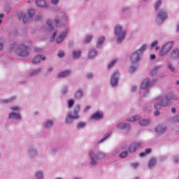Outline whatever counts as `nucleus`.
Instances as JSON below:
<instances>
[{"instance_id":"nucleus-51","label":"nucleus","mask_w":179,"mask_h":179,"mask_svg":"<svg viewBox=\"0 0 179 179\" xmlns=\"http://www.w3.org/2000/svg\"><path fill=\"white\" fill-rule=\"evenodd\" d=\"M146 155H148V154H146L145 151V152H142L140 153L141 157H145V156Z\"/></svg>"},{"instance_id":"nucleus-44","label":"nucleus","mask_w":179,"mask_h":179,"mask_svg":"<svg viewBox=\"0 0 179 179\" xmlns=\"http://www.w3.org/2000/svg\"><path fill=\"white\" fill-rule=\"evenodd\" d=\"M92 40V36H87L86 39L85 40V43H89Z\"/></svg>"},{"instance_id":"nucleus-40","label":"nucleus","mask_w":179,"mask_h":179,"mask_svg":"<svg viewBox=\"0 0 179 179\" xmlns=\"http://www.w3.org/2000/svg\"><path fill=\"white\" fill-rule=\"evenodd\" d=\"M0 50H3V38H0Z\"/></svg>"},{"instance_id":"nucleus-62","label":"nucleus","mask_w":179,"mask_h":179,"mask_svg":"<svg viewBox=\"0 0 179 179\" xmlns=\"http://www.w3.org/2000/svg\"><path fill=\"white\" fill-rule=\"evenodd\" d=\"M175 163H178V157L174 158Z\"/></svg>"},{"instance_id":"nucleus-31","label":"nucleus","mask_w":179,"mask_h":179,"mask_svg":"<svg viewBox=\"0 0 179 179\" xmlns=\"http://www.w3.org/2000/svg\"><path fill=\"white\" fill-rule=\"evenodd\" d=\"M104 40H106V38L104 36H101V38H99V39L98 40V47L101 45V44H103V43H104Z\"/></svg>"},{"instance_id":"nucleus-49","label":"nucleus","mask_w":179,"mask_h":179,"mask_svg":"<svg viewBox=\"0 0 179 179\" xmlns=\"http://www.w3.org/2000/svg\"><path fill=\"white\" fill-rule=\"evenodd\" d=\"M145 152L146 155H149V153L152 152V149L147 148Z\"/></svg>"},{"instance_id":"nucleus-35","label":"nucleus","mask_w":179,"mask_h":179,"mask_svg":"<svg viewBox=\"0 0 179 179\" xmlns=\"http://www.w3.org/2000/svg\"><path fill=\"white\" fill-rule=\"evenodd\" d=\"M116 62H117V59H114L113 62H111L108 64V69L113 68V66H114L115 65Z\"/></svg>"},{"instance_id":"nucleus-54","label":"nucleus","mask_w":179,"mask_h":179,"mask_svg":"<svg viewBox=\"0 0 179 179\" xmlns=\"http://www.w3.org/2000/svg\"><path fill=\"white\" fill-rule=\"evenodd\" d=\"M157 71V69H154L151 71V75H155Z\"/></svg>"},{"instance_id":"nucleus-25","label":"nucleus","mask_w":179,"mask_h":179,"mask_svg":"<svg viewBox=\"0 0 179 179\" xmlns=\"http://www.w3.org/2000/svg\"><path fill=\"white\" fill-rule=\"evenodd\" d=\"M76 99H82L83 97V92L82 90H78L76 95H75Z\"/></svg>"},{"instance_id":"nucleus-27","label":"nucleus","mask_w":179,"mask_h":179,"mask_svg":"<svg viewBox=\"0 0 179 179\" xmlns=\"http://www.w3.org/2000/svg\"><path fill=\"white\" fill-rule=\"evenodd\" d=\"M80 54H82V52H80V50L73 51V57L75 59L79 58V57H80Z\"/></svg>"},{"instance_id":"nucleus-34","label":"nucleus","mask_w":179,"mask_h":179,"mask_svg":"<svg viewBox=\"0 0 179 179\" xmlns=\"http://www.w3.org/2000/svg\"><path fill=\"white\" fill-rule=\"evenodd\" d=\"M75 104V101L73 99L69 100V108H72Z\"/></svg>"},{"instance_id":"nucleus-17","label":"nucleus","mask_w":179,"mask_h":179,"mask_svg":"<svg viewBox=\"0 0 179 179\" xmlns=\"http://www.w3.org/2000/svg\"><path fill=\"white\" fill-rule=\"evenodd\" d=\"M166 127H163L162 125H159L155 129V131L158 134H163V133L166 132Z\"/></svg>"},{"instance_id":"nucleus-32","label":"nucleus","mask_w":179,"mask_h":179,"mask_svg":"<svg viewBox=\"0 0 179 179\" xmlns=\"http://www.w3.org/2000/svg\"><path fill=\"white\" fill-rule=\"evenodd\" d=\"M160 5H162V0H157L155 4V8L156 9V10L159 9Z\"/></svg>"},{"instance_id":"nucleus-30","label":"nucleus","mask_w":179,"mask_h":179,"mask_svg":"<svg viewBox=\"0 0 179 179\" xmlns=\"http://www.w3.org/2000/svg\"><path fill=\"white\" fill-rule=\"evenodd\" d=\"M127 156H128V151L122 152L119 155V157H120L121 159H125V157H127Z\"/></svg>"},{"instance_id":"nucleus-15","label":"nucleus","mask_w":179,"mask_h":179,"mask_svg":"<svg viewBox=\"0 0 179 179\" xmlns=\"http://www.w3.org/2000/svg\"><path fill=\"white\" fill-rule=\"evenodd\" d=\"M44 59H45V57H42L41 55H37L33 59L32 62L33 64H38V62L44 61Z\"/></svg>"},{"instance_id":"nucleus-63","label":"nucleus","mask_w":179,"mask_h":179,"mask_svg":"<svg viewBox=\"0 0 179 179\" xmlns=\"http://www.w3.org/2000/svg\"><path fill=\"white\" fill-rule=\"evenodd\" d=\"M156 59V55H151V59Z\"/></svg>"},{"instance_id":"nucleus-47","label":"nucleus","mask_w":179,"mask_h":179,"mask_svg":"<svg viewBox=\"0 0 179 179\" xmlns=\"http://www.w3.org/2000/svg\"><path fill=\"white\" fill-rule=\"evenodd\" d=\"M132 167H134V169H136V167H138L139 166V164H138V162H135L131 164Z\"/></svg>"},{"instance_id":"nucleus-60","label":"nucleus","mask_w":179,"mask_h":179,"mask_svg":"<svg viewBox=\"0 0 179 179\" xmlns=\"http://www.w3.org/2000/svg\"><path fill=\"white\" fill-rule=\"evenodd\" d=\"M136 89H137L136 87H132L131 90H132V92H136Z\"/></svg>"},{"instance_id":"nucleus-22","label":"nucleus","mask_w":179,"mask_h":179,"mask_svg":"<svg viewBox=\"0 0 179 179\" xmlns=\"http://www.w3.org/2000/svg\"><path fill=\"white\" fill-rule=\"evenodd\" d=\"M117 127L120 129H124L125 128H131L129 127V124H127V123H120L117 125Z\"/></svg>"},{"instance_id":"nucleus-57","label":"nucleus","mask_w":179,"mask_h":179,"mask_svg":"<svg viewBox=\"0 0 179 179\" xmlns=\"http://www.w3.org/2000/svg\"><path fill=\"white\" fill-rule=\"evenodd\" d=\"M92 76H93V74H92V73H90L87 74V78L88 79H90V78H92Z\"/></svg>"},{"instance_id":"nucleus-28","label":"nucleus","mask_w":179,"mask_h":179,"mask_svg":"<svg viewBox=\"0 0 179 179\" xmlns=\"http://www.w3.org/2000/svg\"><path fill=\"white\" fill-rule=\"evenodd\" d=\"M28 15L30 18L33 17L36 15V10L35 9H30L28 10Z\"/></svg>"},{"instance_id":"nucleus-13","label":"nucleus","mask_w":179,"mask_h":179,"mask_svg":"<svg viewBox=\"0 0 179 179\" xmlns=\"http://www.w3.org/2000/svg\"><path fill=\"white\" fill-rule=\"evenodd\" d=\"M66 34H68V31H65L64 32L62 33L57 38V43L60 44L64 41V38L66 37Z\"/></svg>"},{"instance_id":"nucleus-20","label":"nucleus","mask_w":179,"mask_h":179,"mask_svg":"<svg viewBox=\"0 0 179 179\" xmlns=\"http://www.w3.org/2000/svg\"><path fill=\"white\" fill-rule=\"evenodd\" d=\"M8 118H15V120H20L21 116H20V114L19 113H11L9 115Z\"/></svg>"},{"instance_id":"nucleus-21","label":"nucleus","mask_w":179,"mask_h":179,"mask_svg":"<svg viewBox=\"0 0 179 179\" xmlns=\"http://www.w3.org/2000/svg\"><path fill=\"white\" fill-rule=\"evenodd\" d=\"M97 55V51H96L94 49H92L89 54V58L92 59V58H94Z\"/></svg>"},{"instance_id":"nucleus-23","label":"nucleus","mask_w":179,"mask_h":179,"mask_svg":"<svg viewBox=\"0 0 179 179\" xmlns=\"http://www.w3.org/2000/svg\"><path fill=\"white\" fill-rule=\"evenodd\" d=\"M141 119V116L139 115H135L132 117H129L127 119V121H131V122H134L135 121H138V120Z\"/></svg>"},{"instance_id":"nucleus-61","label":"nucleus","mask_w":179,"mask_h":179,"mask_svg":"<svg viewBox=\"0 0 179 179\" xmlns=\"http://www.w3.org/2000/svg\"><path fill=\"white\" fill-rule=\"evenodd\" d=\"M88 110H90V106H86L85 111H87Z\"/></svg>"},{"instance_id":"nucleus-1","label":"nucleus","mask_w":179,"mask_h":179,"mask_svg":"<svg viewBox=\"0 0 179 179\" xmlns=\"http://www.w3.org/2000/svg\"><path fill=\"white\" fill-rule=\"evenodd\" d=\"M173 96L171 95H168L165 98L162 97H158L156 99L157 103H156L155 105V110H160L162 107H167V106H170V100H173Z\"/></svg>"},{"instance_id":"nucleus-14","label":"nucleus","mask_w":179,"mask_h":179,"mask_svg":"<svg viewBox=\"0 0 179 179\" xmlns=\"http://www.w3.org/2000/svg\"><path fill=\"white\" fill-rule=\"evenodd\" d=\"M179 57V50L178 49H174L171 52V59H177Z\"/></svg>"},{"instance_id":"nucleus-4","label":"nucleus","mask_w":179,"mask_h":179,"mask_svg":"<svg viewBox=\"0 0 179 179\" xmlns=\"http://www.w3.org/2000/svg\"><path fill=\"white\" fill-rule=\"evenodd\" d=\"M115 34L118 37L117 43H121V41L125 38L127 32H125V31H122V27L121 26L117 25L115 27Z\"/></svg>"},{"instance_id":"nucleus-3","label":"nucleus","mask_w":179,"mask_h":179,"mask_svg":"<svg viewBox=\"0 0 179 179\" xmlns=\"http://www.w3.org/2000/svg\"><path fill=\"white\" fill-rule=\"evenodd\" d=\"M80 111V105L76 106L73 113L74 115L72 114H68L67 117L66 118V124H72L73 120H78L79 118V112Z\"/></svg>"},{"instance_id":"nucleus-6","label":"nucleus","mask_w":179,"mask_h":179,"mask_svg":"<svg viewBox=\"0 0 179 179\" xmlns=\"http://www.w3.org/2000/svg\"><path fill=\"white\" fill-rule=\"evenodd\" d=\"M173 45H174V43L173 42H169L164 45L159 52V55H166V54H167V52H169L170 50L173 48Z\"/></svg>"},{"instance_id":"nucleus-56","label":"nucleus","mask_w":179,"mask_h":179,"mask_svg":"<svg viewBox=\"0 0 179 179\" xmlns=\"http://www.w3.org/2000/svg\"><path fill=\"white\" fill-rule=\"evenodd\" d=\"M56 36H57V32L53 33L52 41H54V40H55Z\"/></svg>"},{"instance_id":"nucleus-29","label":"nucleus","mask_w":179,"mask_h":179,"mask_svg":"<svg viewBox=\"0 0 179 179\" xmlns=\"http://www.w3.org/2000/svg\"><path fill=\"white\" fill-rule=\"evenodd\" d=\"M46 23L48 24V26H49V29L51 30H54V27L52 26V21L50 20H48L46 21Z\"/></svg>"},{"instance_id":"nucleus-33","label":"nucleus","mask_w":179,"mask_h":179,"mask_svg":"<svg viewBox=\"0 0 179 179\" xmlns=\"http://www.w3.org/2000/svg\"><path fill=\"white\" fill-rule=\"evenodd\" d=\"M45 128H50V127H52V121L49 120L46 122L44 124Z\"/></svg>"},{"instance_id":"nucleus-16","label":"nucleus","mask_w":179,"mask_h":179,"mask_svg":"<svg viewBox=\"0 0 179 179\" xmlns=\"http://www.w3.org/2000/svg\"><path fill=\"white\" fill-rule=\"evenodd\" d=\"M139 125H141V127H146V125H149V124H150V120L149 119H143L139 120L138 122Z\"/></svg>"},{"instance_id":"nucleus-5","label":"nucleus","mask_w":179,"mask_h":179,"mask_svg":"<svg viewBox=\"0 0 179 179\" xmlns=\"http://www.w3.org/2000/svg\"><path fill=\"white\" fill-rule=\"evenodd\" d=\"M20 57H26L29 55V48L25 45H20L16 50Z\"/></svg>"},{"instance_id":"nucleus-8","label":"nucleus","mask_w":179,"mask_h":179,"mask_svg":"<svg viewBox=\"0 0 179 179\" xmlns=\"http://www.w3.org/2000/svg\"><path fill=\"white\" fill-rule=\"evenodd\" d=\"M142 146V143H134L130 145L128 149L129 153H134L136 152V149L141 148Z\"/></svg>"},{"instance_id":"nucleus-36","label":"nucleus","mask_w":179,"mask_h":179,"mask_svg":"<svg viewBox=\"0 0 179 179\" xmlns=\"http://www.w3.org/2000/svg\"><path fill=\"white\" fill-rule=\"evenodd\" d=\"M36 177L37 179H43V173L42 172H37L36 174Z\"/></svg>"},{"instance_id":"nucleus-12","label":"nucleus","mask_w":179,"mask_h":179,"mask_svg":"<svg viewBox=\"0 0 179 179\" xmlns=\"http://www.w3.org/2000/svg\"><path fill=\"white\" fill-rule=\"evenodd\" d=\"M152 85V84L150 83V80H149V78H145L141 84V88L148 89V87H150Z\"/></svg>"},{"instance_id":"nucleus-2","label":"nucleus","mask_w":179,"mask_h":179,"mask_svg":"<svg viewBox=\"0 0 179 179\" xmlns=\"http://www.w3.org/2000/svg\"><path fill=\"white\" fill-rule=\"evenodd\" d=\"M147 47L148 46L146 45H143L138 50H136L131 54L130 57V61L131 64H135L141 60V55H142L143 52H145Z\"/></svg>"},{"instance_id":"nucleus-48","label":"nucleus","mask_w":179,"mask_h":179,"mask_svg":"<svg viewBox=\"0 0 179 179\" xmlns=\"http://www.w3.org/2000/svg\"><path fill=\"white\" fill-rule=\"evenodd\" d=\"M158 44V42L157 41H155L154 42H152V45H151V47H156Z\"/></svg>"},{"instance_id":"nucleus-58","label":"nucleus","mask_w":179,"mask_h":179,"mask_svg":"<svg viewBox=\"0 0 179 179\" xmlns=\"http://www.w3.org/2000/svg\"><path fill=\"white\" fill-rule=\"evenodd\" d=\"M36 20H40V19H41V14H38V15H37V17H36Z\"/></svg>"},{"instance_id":"nucleus-7","label":"nucleus","mask_w":179,"mask_h":179,"mask_svg":"<svg viewBox=\"0 0 179 179\" xmlns=\"http://www.w3.org/2000/svg\"><path fill=\"white\" fill-rule=\"evenodd\" d=\"M90 156L92 159L91 164L92 166H94L95 164H97L96 160H99V159H103V157H104L105 155L103 153H101L99 155V156H94V153L93 152H90Z\"/></svg>"},{"instance_id":"nucleus-24","label":"nucleus","mask_w":179,"mask_h":179,"mask_svg":"<svg viewBox=\"0 0 179 179\" xmlns=\"http://www.w3.org/2000/svg\"><path fill=\"white\" fill-rule=\"evenodd\" d=\"M156 164V159L152 158L151 159H150L149 162H148V167L150 169H152V167H153V166H155Z\"/></svg>"},{"instance_id":"nucleus-11","label":"nucleus","mask_w":179,"mask_h":179,"mask_svg":"<svg viewBox=\"0 0 179 179\" xmlns=\"http://www.w3.org/2000/svg\"><path fill=\"white\" fill-rule=\"evenodd\" d=\"M159 20H164V19H167V12L160 10L158 13L157 20H159Z\"/></svg>"},{"instance_id":"nucleus-9","label":"nucleus","mask_w":179,"mask_h":179,"mask_svg":"<svg viewBox=\"0 0 179 179\" xmlns=\"http://www.w3.org/2000/svg\"><path fill=\"white\" fill-rule=\"evenodd\" d=\"M120 75V73L115 72L113 74V76L111 78L110 82L113 87L117 86L118 85V76Z\"/></svg>"},{"instance_id":"nucleus-46","label":"nucleus","mask_w":179,"mask_h":179,"mask_svg":"<svg viewBox=\"0 0 179 179\" xmlns=\"http://www.w3.org/2000/svg\"><path fill=\"white\" fill-rule=\"evenodd\" d=\"M64 55H65V53H64V52H60L58 53L59 58H62V57H64Z\"/></svg>"},{"instance_id":"nucleus-45","label":"nucleus","mask_w":179,"mask_h":179,"mask_svg":"<svg viewBox=\"0 0 179 179\" xmlns=\"http://www.w3.org/2000/svg\"><path fill=\"white\" fill-rule=\"evenodd\" d=\"M108 136H110V133H108L106 134V136H105L103 138H102L99 143H101V142H104V141H106V139H107V138H108Z\"/></svg>"},{"instance_id":"nucleus-10","label":"nucleus","mask_w":179,"mask_h":179,"mask_svg":"<svg viewBox=\"0 0 179 179\" xmlns=\"http://www.w3.org/2000/svg\"><path fill=\"white\" fill-rule=\"evenodd\" d=\"M103 113L96 112L91 115L90 120H94L97 121L99 120L103 119Z\"/></svg>"},{"instance_id":"nucleus-41","label":"nucleus","mask_w":179,"mask_h":179,"mask_svg":"<svg viewBox=\"0 0 179 179\" xmlns=\"http://www.w3.org/2000/svg\"><path fill=\"white\" fill-rule=\"evenodd\" d=\"M135 71H136V67L135 66H130V69L129 70V71L131 73H133V72H135Z\"/></svg>"},{"instance_id":"nucleus-37","label":"nucleus","mask_w":179,"mask_h":179,"mask_svg":"<svg viewBox=\"0 0 179 179\" xmlns=\"http://www.w3.org/2000/svg\"><path fill=\"white\" fill-rule=\"evenodd\" d=\"M168 68L169 71H171V72H174L176 71V69H174V66H173L171 64H170V62H168Z\"/></svg>"},{"instance_id":"nucleus-26","label":"nucleus","mask_w":179,"mask_h":179,"mask_svg":"<svg viewBox=\"0 0 179 179\" xmlns=\"http://www.w3.org/2000/svg\"><path fill=\"white\" fill-rule=\"evenodd\" d=\"M19 19L23 20L24 23H27V17H26V14L24 13H21L19 15Z\"/></svg>"},{"instance_id":"nucleus-55","label":"nucleus","mask_w":179,"mask_h":179,"mask_svg":"<svg viewBox=\"0 0 179 179\" xmlns=\"http://www.w3.org/2000/svg\"><path fill=\"white\" fill-rule=\"evenodd\" d=\"M66 92H68V88L66 87H65L63 90H62V93L64 94H65V93H66Z\"/></svg>"},{"instance_id":"nucleus-18","label":"nucleus","mask_w":179,"mask_h":179,"mask_svg":"<svg viewBox=\"0 0 179 179\" xmlns=\"http://www.w3.org/2000/svg\"><path fill=\"white\" fill-rule=\"evenodd\" d=\"M36 4L37 6H39V8H44V6L47 5V3L44 0H37Z\"/></svg>"},{"instance_id":"nucleus-43","label":"nucleus","mask_w":179,"mask_h":179,"mask_svg":"<svg viewBox=\"0 0 179 179\" xmlns=\"http://www.w3.org/2000/svg\"><path fill=\"white\" fill-rule=\"evenodd\" d=\"M55 24L56 27H58L59 26V20H58V18H56L55 20Z\"/></svg>"},{"instance_id":"nucleus-38","label":"nucleus","mask_w":179,"mask_h":179,"mask_svg":"<svg viewBox=\"0 0 179 179\" xmlns=\"http://www.w3.org/2000/svg\"><path fill=\"white\" fill-rule=\"evenodd\" d=\"M86 125V123L85 122H80V123H78V125H77V128L78 129H80V128H83V127H85Z\"/></svg>"},{"instance_id":"nucleus-59","label":"nucleus","mask_w":179,"mask_h":179,"mask_svg":"<svg viewBox=\"0 0 179 179\" xmlns=\"http://www.w3.org/2000/svg\"><path fill=\"white\" fill-rule=\"evenodd\" d=\"M52 2L55 5H57V3H58V0H52Z\"/></svg>"},{"instance_id":"nucleus-53","label":"nucleus","mask_w":179,"mask_h":179,"mask_svg":"<svg viewBox=\"0 0 179 179\" xmlns=\"http://www.w3.org/2000/svg\"><path fill=\"white\" fill-rule=\"evenodd\" d=\"M11 110H13V111H18L19 107H17V106L12 107Z\"/></svg>"},{"instance_id":"nucleus-52","label":"nucleus","mask_w":179,"mask_h":179,"mask_svg":"<svg viewBox=\"0 0 179 179\" xmlns=\"http://www.w3.org/2000/svg\"><path fill=\"white\" fill-rule=\"evenodd\" d=\"M154 115L155 117H157V116L160 115V112L159 110H157V111L154 112Z\"/></svg>"},{"instance_id":"nucleus-42","label":"nucleus","mask_w":179,"mask_h":179,"mask_svg":"<svg viewBox=\"0 0 179 179\" xmlns=\"http://www.w3.org/2000/svg\"><path fill=\"white\" fill-rule=\"evenodd\" d=\"M40 72V70L34 71L30 74V76H34V75H37Z\"/></svg>"},{"instance_id":"nucleus-39","label":"nucleus","mask_w":179,"mask_h":179,"mask_svg":"<svg viewBox=\"0 0 179 179\" xmlns=\"http://www.w3.org/2000/svg\"><path fill=\"white\" fill-rule=\"evenodd\" d=\"M13 100H15V97H13L10 99L2 100L1 103H10V101H13Z\"/></svg>"},{"instance_id":"nucleus-19","label":"nucleus","mask_w":179,"mask_h":179,"mask_svg":"<svg viewBox=\"0 0 179 179\" xmlns=\"http://www.w3.org/2000/svg\"><path fill=\"white\" fill-rule=\"evenodd\" d=\"M71 73V71H64L58 75V78H66Z\"/></svg>"},{"instance_id":"nucleus-64","label":"nucleus","mask_w":179,"mask_h":179,"mask_svg":"<svg viewBox=\"0 0 179 179\" xmlns=\"http://www.w3.org/2000/svg\"><path fill=\"white\" fill-rule=\"evenodd\" d=\"M171 112H172V113H176V108H173L171 109Z\"/></svg>"},{"instance_id":"nucleus-50","label":"nucleus","mask_w":179,"mask_h":179,"mask_svg":"<svg viewBox=\"0 0 179 179\" xmlns=\"http://www.w3.org/2000/svg\"><path fill=\"white\" fill-rule=\"evenodd\" d=\"M43 51V50H41V48H36L35 49H34V52H41Z\"/></svg>"}]
</instances>
